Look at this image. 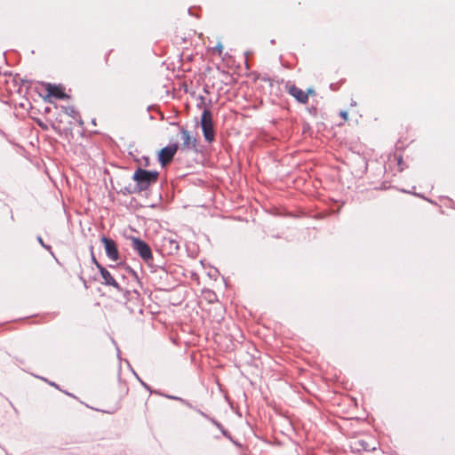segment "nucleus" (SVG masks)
Returning a JSON list of instances; mask_svg holds the SVG:
<instances>
[{"instance_id":"1","label":"nucleus","mask_w":455,"mask_h":455,"mask_svg":"<svg viewBox=\"0 0 455 455\" xmlns=\"http://www.w3.org/2000/svg\"><path fill=\"white\" fill-rule=\"evenodd\" d=\"M158 175L157 172L146 171L139 168L133 174V180L136 181L140 190H145L151 184L156 182Z\"/></svg>"},{"instance_id":"2","label":"nucleus","mask_w":455,"mask_h":455,"mask_svg":"<svg viewBox=\"0 0 455 455\" xmlns=\"http://www.w3.org/2000/svg\"><path fill=\"white\" fill-rule=\"evenodd\" d=\"M201 126L204 139L208 142H212L215 138V131L213 128L212 116L209 109L205 108L201 116Z\"/></svg>"},{"instance_id":"3","label":"nucleus","mask_w":455,"mask_h":455,"mask_svg":"<svg viewBox=\"0 0 455 455\" xmlns=\"http://www.w3.org/2000/svg\"><path fill=\"white\" fill-rule=\"evenodd\" d=\"M132 246L144 260L152 259L151 249L144 241L137 237H132Z\"/></svg>"},{"instance_id":"4","label":"nucleus","mask_w":455,"mask_h":455,"mask_svg":"<svg viewBox=\"0 0 455 455\" xmlns=\"http://www.w3.org/2000/svg\"><path fill=\"white\" fill-rule=\"evenodd\" d=\"M178 148L179 147L177 144H172L160 150L158 154V160L162 166H165L172 160Z\"/></svg>"},{"instance_id":"5","label":"nucleus","mask_w":455,"mask_h":455,"mask_svg":"<svg viewBox=\"0 0 455 455\" xmlns=\"http://www.w3.org/2000/svg\"><path fill=\"white\" fill-rule=\"evenodd\" d=\"M100 240L104 245L108 258L111 260L116 261L119 259V252L115 241L106 236H102Z\"/></svg>"},{"instance_id":"6","label":"nucleus","mask_w":455,"mask_h":455,"mask_svg":"<svg viewBox=\"0 0 455 455\" xmlns=\"http://www.w3.org/2000/svg\"><path fill=\"white\" fill-rule=\"evenodd\" d=\"M181 145L182 150H195L196 148V139L190 135L189 132L184 128L181 129Z\"/></svg>"},{"instance_id":"7","label":"nucleus","mask_w":455,"mask_h":455,"mask_svg":"<svg viewBox=\"0 0 455 455\" xmlns=\"http://www.w3.org/2000/svg\"><path fill=\"white\" fill-rule=\"evenodd\" d=\"M97 268L100 270L101 276L103 278V284L113 286L116 289L120 288L118 283L103 266H101L100 263H97Z\"/></svg>"},{"instance_id":"8","label":"nucleus","mask_w":455,"mask_h":455,"mask_svg":"<svg viewBox=\"0 0 455 455\" xmlns=\"http://www.w3.org/2000/svg\"><path fill=\"white\" fill-rule=\"evenodd\" d=\"M45 90L48 93V96L54 97L57 99H66L68 95L65 93L63 88L60 85L46 84Z\"/></svg>"},{"instance_id":"9","label":"nucleus","mask_w":455,"mask_h":455,"mask_svg":"<svg viewBox=\"0 0 455 455\" xmlns=\"http://www.w3.org/2000/svg\"><path fill=\"white\" fill-rule=\"evenodd\" d=\"M289 93L300 103H307L308 100V93L296 85H291L288 89Z\"/></svg>"},{"instance_id":"10","label":"nucleus","mask_w":455,"mask_h":455,"mask_svg":"<svg viewBox=\"0 0 455 455\" xmlns=\"http://www.w3.org/2000/svg\"><path fill=\"white\" fill-rule=\"evenodd\" d=\"M223 51V45L221 43H218V44L212 48V52L217 53L218 55H221Z\"/></svg>"},{"instance_id":"11","label":"nucleus","mask_w":455,"mask_h":455,"mask_svg":"<svg viewBox=\"0 0 455 455\" xmlns=\"http://www.w3.org/2000/svg\"><path fill=\"white\" fill-rule=\"evenodd\" d=\"M340 116H341V117H342L344 120H347V116H348V115H347V112H346V111H341V112H340Z\"/></svg>"},{"instance_id":"12","label":"nucleus","mask_w":455,"mask_h":455,"mask_svg":"<svg viewBox=\"0 0 455 455\" xmlns=\"http://www.w3.org/2000/svg\"><path fill=\"white\" fill-rule=\"evenodd\" d=\"M170 243H171V244H172L174 246L175 250L179 249V244L177 242L171 240Z\"/></svg>"},{"instance_id":"13","label":"nucleus","mask_w":455,"mask_h":455,"mask_svg":"<svg viewBox=\"0 0 455 455\" xmlns=\"http://www.w3.org/2000/svg\"><path fill=\"white\" fill-rule=\"evenodd\" d=\"M306 92L309 94H314L315 93V91L313 89H308Z\"/></svg>"},{"instance_id":"14","label":"nucleus","mask_w":455,"mask_h":455,"mask_svg":"<svg viewBox=\"0 0 455 455\" xmlns=\"http://www.w3.org/2000/svg\"><path fill=\"white\" fill-rule=\"evenodd\" d=\"M92 262L97 266V263H99V262L93 255L92 257Z\"/></svg>"},{"instance_id":"15","label":"nucleus","mask_w":455,"mask_h":455,"mask_svg":"<svg viewBox=\"0 0 455 455\" xmlns=\"http://www.w3.org/2000/svg\"><path fill=\"white\" fill-rule=\"evenodd\" d=\"M38 241H39V243H40L43 246H44V243H43L42 238H40V237H39V238H38Z\"/></svg>"}]
</instances>
